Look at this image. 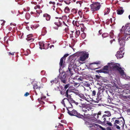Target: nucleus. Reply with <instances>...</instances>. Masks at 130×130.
I'll return each mask as SVG.
<instances>
[{"label":"nucleus","instance_id":"obj_1","mask_svg":"<svg viewBox=\"0 0 130 130\" xmlns=\"http://www.w3.org/2000/svg\"><path fill=\"white\" fill-rule=\"evenodd\" d=\"M121 33L123 35L120 34H119L118 38L120 45L121 46H123L125 44V40H127L130 37V26L125 25L123 26L120 30Z\"/></svg>","mask_w":130,"mask_h":130},{"label":"nucleus","instance_id":"obj_2","mask_svg":"<svg viewBox=\"0 0 130 130\" xmlns=\"http://www.w3.org/2000/svg\"><path fill=\"white\" fill-rule=\"evenodd\" d=\"M108 66L110 70H118L120 72L121 75L124 78H126L125 74H124V71L121 69V67H120L119 66L120 65L118 64H116L114 62H111L108 63Z\"/></svg>","mask_w":130,"mask_h":130},{"label":"nucleus","instance_id":"obj_3","mask_svg":"<svg viewBox=\"0 0 130 130\" xmlns=\"http://www.w3.org/2000/svg\"><path fill=\"white\" fill-rule=\"evenodd\" d=\"M69 104L71 106V107H69L67 108L68 113L69 115L71 116H76L78 118H83L85 116H86V115L85 113H84L83 115H80L75 110H72V104L70 102Z\"/></svg>","mask_w":130,"mask_h":130},{"label":"nucleus","instance_id":"obj_4","mask_svg":"<svg viewBox=\"0 0 130 130\" xmlns=\"http://www.w3.org/2000/svg\"><path fill=\"white\" fill-rule=\"evenodd\" d=\"M85 124L87 126L90 127H92V129H94V127L100 128L103 130H105V128H103L102 126H100L99 125L93 123L91 122H86Z\"/></svg>","mask_w":130,"mask_h":130},{"label":"nucleus","instance_id":"obj_5","mask_svg":"<svg viewBox=\"0 0 130 130\" xmlns=\"http://www.w3.org/2000/svg\"><path fill=\"white\" fill-rule=\"evenodd\" d=\"M90 6L92 11H95L99 10L101 7V5L99 3L96 2L91 5Z\"/></svg>","mask_w":130,"mask_h":130},{"label":"nucleus","instance_id":"obj_6","mask_svg":"<svg viewBox=\"0 0 130 130\" xmlns=\"http://www.w3.org/2000/svg\"><path fill=\"white\" fill-rule=\"evenodd\" d=\"M123 48H120V50L117 52V54L116 55L117 58H121L123 57L124 53V52H123Z\"/></svg>","mask_w":130,"mask_h":130},{"label":"nucleus","instance_id":"obj_7","mask_svg":"<svg viewBox=\"0 0 130 130\" xmlns=\"http://www.w3.org/2000/svg\"><path fill=\"white\" fill-rule=\"evenodd\" d=\"M122 119L123 121H119L117 120H116L115 122V124H119L121 126L122 128H123L124 125L125 124V122L124 119L123 118Z\"/></svg>","mask_w":130,"mask_h":130},{"label":"nucleus","instance_id":"obj_8","mask_svg":"<svg viewBox=\"0 0 130 130\" xmlns=\"http://www.w3.org/2000/svg\"><path fill=\"white\" fill-rule=\"evenodd\" d=\"M33 85V88L34 89H39L41 86L39 85V83L36 81H33L31 82Z\"/></svg>","mask_w":130,"mask_h":130},{"label":"nucleus","instance_id":"obj_9","mask_svg":"<svg viewBox=\"0 0 130 130\" xmlns=\"http://www.w3.org/2000/svg\"><path fill=\"white\" fill-rule=\"evenodd\" d=\"M110 70L109 67L108 65H106L103 68V70H98L96 71L98 72H108Z\"/></svg>","mask_w":130,"mask_h":130},{"label":"nucleus","instance_id":"obj_10","mask_svg":"<svg viewBox=\"0 0 130 130\" xmlns=\"http://www.w3.org/2000/svg\"><path fill=\"white\" fill-rule=\"evenodd\" d=\"M88 57V54L87 53H84L83 55L80 58L79 60L82 61H84L85 59Z\"/></svg>","mask_w":130,"mask_h":130},{"label":"nucleus","instance_id":"obj_11","mask_svg":"<svg viewBox=\"0 0 130 130\" xmlns=\"http://www.w3.org/2000/svg\"><path fill=\"white\" fill-rule=\"evenodd\" d=\"M67 74L68 76H71L73 74V73L72 71H71V69L69 68L68 70L67 71Z\"/></svg>","mask_w":130,"mask_h":130},{"label":"nucleus","instance_id":"obj_12","mask_svg":"<svg viewBox=\"0 0 130 130\" xmlns=\"http://www.w3.org/2000/svg\"><path fill=\"white\" fill-rule=\"evenodd\" d=\"M32 35V34H30L27 36V37L26 38V39L27 41H30V42H32L34 40V39L31 37Z\"/></svg>","mask_w":130,"mask_h":130},{"label":"nucleus","instance_id":"obj_13","mask_svg":"<svg viewBox=\"0 0 130 130\" xmlns=\"http://www.w3.org/2000/svg\"><path fill=\"white\" fill-rule=\"evenodd\" d=\"M69 100L67 99L66 98H64L63 100L61 102V103L63 105L64 107H65V102H68Z\"/></svg>","mask_w":130,"mask_h":130},{"label":"nucleus","instance_id":"obj_14","mask_svg":"<svg viewBox=\"0 0 130 130\" xmlns=\"http://www.w3.org/2000/svg\"><path fill=\"white\" fill-rule=\"evenodd\" d=\"M43 16L46 18V19L47 21H49L50 19V16L47 14H43Z\"/></svg>","mask_w":130,"mask_h":130},{"label":"nucleus","instance_id":"obj_15","mask_svg":"<svg viewBox=\"0 0 130 130\" xmlns=\"http://www.w3.org/2000/svg\"><path fill=\"white\" fill-rule=\"evenodd\" d=\"M105 113L107 114L104 115L103 116V117H105L106 116L110 117L111 115V114H110V113L109 111H106L105 112Z\"/></svg>","mask_w":130,"mask_h":130},{"label":"nucleus","instance_id":"obj_16","mask_svg":"<svg viewBox=\"0 0 130 130\" xmlns=\"http://www.w3.org/2000/svg\"><path fill=\"white\" fill-rule=\"evenodd\" d=\"M40 46V49H44V44L43 42H40L39 43Z\"/></svg>","mask_w":130,"mask_h":130},{"label":"nucleus","instance_id":"obj_17","mask_svg":"<svg viewBox=\"0 0 130 130\" xmlns=\"http://www.w3.org/2000/svg\"><path fill=\"white\" fill-rule=\"evenodd\" d=\"M124 12V10L123 9L118 10H117L118 14L121 15Z\"/></svg>","mask_w":130,"mask_h":130},{"label":"nucleus","instance_id":"obj_18","mask_svg":"<svg viewBox=\"0 0 130 130\" xmlns=\"http://www.w3.org/2000/svg\"><path fill=\"white\" fill-rule=\"evenodd\" d=\"M110 11L109 8H107L105 10L104 12V15L107 14L109 13Z\"/></svg>","mask_w":130,"mask_h":130},{"label":"nucleus","instance_id":"obj_19","mask_svg":"<svg viewBox=\"0 0 130 130\" xmlns=\"http://www.w3.org/2000/svg\"><path fill=\"white\" fill-rule=\"evenodd\" d=\"M58 82V80H56V78H55L54 80H51L50 82L51 84V85H52L54 84V83L55 84L57 83Z\"/></svg>","mask_w":130,"mask_h":130},{"label":"nucleus","instance_id":"obj_20","mask_svg":"<svg viewBox=\"0 0 130 130\" xmlns=\"http://www.w3.org/2000/svg\"><path fill=\"white\" fill-rule=\"evenodd\" d=\"M90 109L89 108V109H87L85 107H84L82 108V111L85 113H86Z\"/></svg>","mask_w":130,"mask_h":130},{"label":"nucleus","instance_id":"obj_21","mask_svg":"<svg viewBox=\"0 0 130 130\" xmlns=\"http://www.w3.org/2000/svg\"><path fill=\"white\" fill-rule=\"evenodd\" d=\"M55 24L58 27H59L61 25V23L60 20H59L58 22H55Z\"/></svg>","mask_w":130,"mask_h":130},{"label":"nucleus","instance_id":"obj_22","mask_svg":"<svg viewBox=\"0 0 130 130\" xmlns=\"http://www.w3.org/2000/svg\"><path fill=\"white\" fill-rule=\"evenodd\" d=\"M66 78L65 76H64V77H62L61 78V80L63 83H65L66 82Z\"/></svg>","mask_w":130,"mask_h":130},{"label":"nucleus","instance_id":"obj_23","mask_svg":"<svg viewBox=\"0 0 130 130\" xmlns=\"http://www.w3.org/2000/svg\"><path fill=\"white\" fill-rule=\"evenodd\" d=\"M109 36L111 38H113L114 35L113 34V31L111 30L109 34Z\"/></svg>","mask_w":130,"mask_h":130},{"label":"nucleus","instance_id":"obj_24","mask_svg":"<svg viewBox=\"0 0 130 130\" xmlns=\"http://www.w3.org/2000/svg\"><path fill=\"white\" fill-rule=\"evenodd\" d=\"M25 17L27 19H28L30 18V15L29 13H27L25 15Z\"/></svg>","mask_w":130,"mask_h":130},{"label":"nucleus","instance_id":"obj_25","mask_svg":"<svg viewBox=\"0 0 130 130\" xmlns=\"http://www.w3.org/2000/svg\"><path fill=\"white\" fill-rule=\"evenodd\" d=\"M36 11L37 13V15L35 16L36 17L38 16L39 15L40 13L42 12L41 10H36Z\"/></svg>","mask_w":130,"mask_h":130},{"label":"nucleus","instance_id":"obj_26","mask_svg":"<svg viewBox=\"0 0 130 130\" xmlns=\"http://www.w3.org/2000/svg\"><path fill=\"white\" fill-rule=\"evenodd\" d=\"M70 10L69 8L67 7H66L64 10V11L66 13H68L69 12Z\"/></svg>","mask_w":130,"mask_h":130},{"label":"nucleus","instance_id":"obj_27","mask_svg":"<svg viewBox=\"0 0 130 130\" xmlns=\"http://www.w3.org/2000/svg\"><path fill=\"white\" fill-rule=\"evenodd\" d=\"M63 57H62L60 59L59 63L60 65V66H62V64L63 63Z\"/></svg>","mask_w":130,"mask_h":130},{"label":"nucleus","instance_id":"obj_28","mask_svg":"<svg viewBox=\"0 0 130 130\" xmlns=\"http://www.w3.org/2000/svg\"><path fill=\"white\" fill-rule=\"evenodd\" d=\"M74 86L76 87H77L79 86L80 84L78 83H75L74 84Z\"/></svg>","mask_w":130,"mask_h":130},{"label":"nucleus","instance_id":"obj_29","mask_svg":"<svg viewBox=\"0 0 130 130\" xmlns=\"http://www.w3.org/2000/svg\"><path fill=\"white\" fill-rule=\"evenodd\" d=\"M108 36V34L107 33H104L102 35V36L103 38H105L107 37Z\"/></svg>","mask_w":130,"mask_h":130},{"label":"nucleus","instance_id":"obj_30","mask_svg":"<svg viewBox=\"0 0 130 130\" xmlns=\"http://www.w3.org/2000/svg\"><path fill=\"white\" fill-rule=\"evenodd\" d=\"M81 36L83 39H84L86 37L85 34L84 33H83L82 34H81Z\"/></svg>","mask_w":130,"mask_h":130},{"label":"nucleus","instance_id":"obj_31","mask_svg":"<svg viewBox=\"0 0 130 130\" xmlns=\"http://www.w3.org/2000/svg\"><path fill=\"white\" fill-rule=\"evenodd\" d=\"M75 34L77 35V37L80 34V31L79 30L76 31L75 32Z\"/></svg>","mask_w":130,"mask_h":130},{"label":"nucleus","instance_id":"obj_32","mask_svg":"<svg viewBox=\"0 0 130 130\" xmlns=\"http://www.w3.org/2000/svg\"><path fill=\"white\" fill-rule=\"evenodd\" d=\"M83 77H80L79 78H78L77 79L78 80H80L81 81H82L83 80Z\"/></svg>","mask_w":130,"mask_h":130},{"label":"nucleus","instance_id":"obj_33","mask_svg":"<svg viewBox=\"0 0 130 130\" xmlns=\"http://www.w3.org/2000/svg\"><path fill=\"white\" fill-rule=\"evenodd\" d=\"M34 8L35 9H37V8L39 9L40 8V6L39 5H37Z\"/></svg>","mask_w":130,"mask_h":130},{"label":"nucleus","instance_id":"obj_34","mask_svg":"<svg viewBox=\"0 0 130 130\" xmlns=\"http://www.w3.org/2000/svg\"><path fill=\"white\" fill-rule=\"evenodd\" d=\"M72 11L74 13H76L77 12V10L76 9H73L72 10Z\"/></svg>","mask_w":130,"mask_h":130},{"label":"nucleus","instance_id":"obj_35","mask_svg":"<svg viewBox=\"0 0 130 130\" xmlns=\"http://www.w3.org/2000/svg\"><path fill=\"white\" fill-rule=\"evenodd\" d=\"M96 93V91L95 90H93L92 92V95L94 96L95 95Z\"/></svg>","mask_w":130,"mask_h":130},{"label":"nucleus","instance_id":"obj_36","mask_svg":"<svg viewBox=\"0 0 130 130\" xmlns=\"http://www.w3.org/2000/svg\"><path fill=\"white\" fill-rule=\"evenodd\" d=\"M106 124L109 126H112V124L110 122H109L107 121Z\"/></svg>","mask_w":130,"mask_h":130},{"label":"nucleus","instance_id":"obj_37","mask_svg":"<svg viewBox=\"0 0 130 130\" xmlns=\"http://www.w3.org/2000/svg\"><path fill=\"white\" fill-rule=\"evenodd\" d=\"M115 125L116 126V128L117 129H120V127H119L118 125H117V124H115Z\"/></svg>","mask_w":130,"mask_h":130},{"label":"nucleus","instance_id":"obj_38","mask_svg":"<svg viewBox=\"0 0 130 130\" xmlns=\"http://www.w3.org/2000/svg\"><path fill=\"white\" fill-rule=\"evenodd\" d=\"M69 86V84L66 85H65L64 88L65 89H67L68 88Z\"/></svg>","mask_w":130,"mask_h":130},{"label":"nucleus","instance_id":"obj_39","mask_svg":"<svg viewBox=\"0 0 130 130\" xmlns=\"http://www.w3.org/2000/svg\"><path fill=\"white\" fill-rule=\"evenodd\" d=\"M29 95V93L28 92H26V93L24 94V96H27L28 95Z\"/></svg>","mask_w":130,"mask_h":130},{"label":"nucleus","instance_id":"obj_40","mask_svg":"<svg viewBox=\"0 0 130 130\" xmlns=\"http://www.w3.org/2000/svg\"><path fill=\"white\" fill-rule=\"evenodd\" d=\"M68 90H67L66 91V94H65L66 96L67 97H68Z\"/></svg>","mask_w":130,"mask_h":130},{"label":"nucleus","instance_id":"obj_41","mask_svg":"<svg viewBox=\"0 0 130 130\" xmlns=\"http://www.w3.org/2000/svg\"><path fill=\"white\" fill-rule=\"evenodd\" d=\"M49 3L50 4H52L53 5H54L55 4V3L54 2H52L51 1H50L49 2Z\"/></svg>","mask_w":130,"mask_h":130},{"label":"nucleus","instance_id":"obj_42","mask_svg":"<svg viewBox=\"0 0 130 130\" xmlns=\"http://www.w3.org/2000/svg\"><path fill=\"white\" fill-rule=\"evenodd\" d=\"M15 53V52H13L12 53H11L10 52H9V55H14Z\"/></svg>","mask_w":130,"mask_h":130},{"label":"nucleus","instance_id":"obj_43","mask_svg":"<svg viewBox=\"0 0 130 130\" xmlns=\"http://www.w3.org/2000/svg\"><path fill=\"white\" fill-rule=\"evenodd\" d=\"M69 54H65L63 56V58H64V57H67V56H68Z\"/></svg>","mask_w":130,"mask_h":130},{"label":"nucleus","instance_id":"obj_44","mask_svg":"<svg viewBox=\"0 0 130 130\" xmlns=\"http://www.w3.org/2000/svg\"><path fill=\"white\" fill-rule=\"evenodd\" d=\"M46 98V97L45 96H42L41 97V99H44Z\"/></svg>","mask_w":130,"mask_h":130},{"label":"nucleus","instance_id":"obj_45","mask_svg":"<svg viewBox=\"0 0 130 130\" xmlns=\"http://www.w3.org/2000/svg\"><path fill=\"white\" fill-rule=\"evenodd\" d=\"M81 11H82L81 10H79L78 13L79 14H81Z\"/></svg>","mask_w":130,"mask_h":130},{"label":"nucleus","instance_id":"obj_46","mask_svg":"<svg viewBox=\"0 0 130 130\" xmlns=\"http://www.w3.org/2000/svg\"><path fill=\"white\" fill-rule=\"evenodd\" d=\"M54 47V45H52L50 46V48H51L52 47Z\"/></svg>","mask_w":130,"mask_h":130},{"label":"nucleus","instance_id":"obj_47","mask_svg":"<svg viewBox=\"0 0 130 130\" xmlns=\"http://www.w3.org/2000/svg\"><path fill=\"white\" fill-rule=\"evenodd\" d=\"M68 27H67V28H66L65 29V30H66V31H67L68 30Z\"/></svg>","mask_w":130,"mask_h":130},{"label":"nucleus","instance_id":"obj_48","mask_svg":"<svg viewBox=\"0 0 130 130\" xmlns=\"http://www.w3.org/2000/svg\"><path fill=\"white\" fill-rule=\"evenodd\" d=\"M103 120H104V121H106V118H104V117H103Z\"/></svg>","mask_w":130,"mask_h":130},{"label":"nucleus","instance_id":"obj_49","mask_svg":"<svg viewBox=\"0 0 130 130\" xmlns=\"http://www.w3.org/2000/svg\"><path fill=\"white\" fill-rule=\"evenodd\" d=\"M54 106V109H55L56 108V106L54 105H53Z\"/></svg>","mask_w":130,"mask_h":130},{"label":"nucleus","instance_id":"obj_50","mask_svg":"<svg viewBox=\"0 0 130 130\" xmlns=\"http://www.w3.org/2000/svg\"><path fill=\"white\" fill-rule=\"evenodd\" d=\"M60 93L62 95H63V94H62V92L61 91V92H60Z\"/></svg>","mask_w":130,"mask_h":130},{"label":"nucleus","instance_id":"obj_51","mask_svg":"<svg viewBox=\"0 0 130 130\" xmlns=\"http://www.w3.org/2000/svg\"><path fill=\"white\" fill-rule=\"evenodd\" d=\"M101 115V113H98V115Z\"/></svg>","mask_w":130,"mask_h":130},{"label":"nucleus","instance_id":"obj_52","mask_svg":"<svg viewBox=\"0 0 130 130\" xmlns=\"http://www.w3.org/2000/svg\"><path fill=\"white\" fill-rule=\"evenodd\" d=\"M128 18H129V19L130 20V15H129L128 16Z\"/></svg>","mask_w":130,"mask_h":130},{"label":"nucleus","instance_id":"obj_53","mask_svg":"<svg viewBox=\"0 0 130 130\" xmlns=\"http://www.w3.org/2000/svg\"><path fill=\"white\" fill-rule=\"evenodd\" d=\"M70 130H73L72 128H70Z\"/></svg>","mask_w":130,"mask_h":130},{"label":"nucleus","instance_id":"obj_54","mask_svg":"<svg viewBox=\"0 0 130 130\" xmlns=\"http://www.w3.org/2000/svg\"><path fill=\"white\" fill-rule=\"evenodd\" d=\"M74 21H73V24L74 25H75L74 24Z\"/></svg>","mask_w":130,"mask_h":130},{"label":"nucleus","instance_id":"obj_55","mask_svg":"<svg viewBox=\"0 0 130 130\" xmlns=\"http://www.w3.org/2000/svg\"><path fill=\"white\" fill-rule=\"evenodd\" d=\"M25 55H28V53H26V54H25Z\"/></svg>","mask_w":130,"mask_h":130},{"label":"nucleus","instance_id":"obj_56","mask_svg":"<svg viewBox=\"0 0 130 130\" xmlns=\"http://www.w3.org/2000/svg\"><path fill=\"white\" fill-rule=\"evenodd\" d=\"M99 117V116H97V118H98Z\"/></svg>","mask_w":130,"mask_h":130},{"label":"nucleus","instance_id":"obj_57","mask_svg":"<svg viewBox=\"0 0 130 130\" xmlns=\"http://www.w3.org/2000/svg\"><path fill=\"white\" fill-rule=\"evenodd\" d=\"M74 79H77V78H75V77L74 78Z\"/></svg>","mask_w":130,"mask_h":130},{"label":"nucleus","instance_id":"obj_58","mask_svg":"<svg viewBox=\"0 0 130 130\" xmlns=\"http://www.w3.org/2000/svg\"><path fill=\"white\" fill-rule=\"evenodd\" d=\"M98 69V68H95V70L97 69Z\"/></svg>","mask_w":130,"mask_h":130},{"label":"nucleus","instance_id":"obj_59","mask_svg":"<svg viewBox=\"0 0 130 130\" xmlns=\"http://www.w3.org/2000/svg\"><path fill=\"white\" fill-rule=\"evenodd\" d=\"M59 4H59L57 3V5H59Z\"/></svg>","mask_w":130,"mask_h":130},{"label":"nucleus","instance_id":"obj_60","mask_svg":"<svg viewBox=\"0 0 130 130\" xmlns=\"http://www.w3.org/2000/svg\"><path fill=\"white\" fill-rule=\"evenodd\" d=\"M32 13H33V12H31V14H32Z\"/></svg>","mask_w":130,"mask_h":130},{"label":"nucleus","instance_id":"obj_61","mask_svg":"<svg viewBox=\"0 0 130 130\" xmlns=\"http://www.w3.org/2000/svg\"><path fill=\"white\" fill-rule=\"evenodd\" d=\"M59 124L60 125H62L61 124Z\"/></svg>","mask_w":130,"mask_h":130},{"label":"nucleus","instance_id":"obj_62","mask_svg":"<svg viewBox=\"0 0 130 130\" xmlns=\"http://www.w3.org/2000/svg\"><path fill=\"white\" fill-rule=\"evenodd\" d=\"M100 31H101V30H100V31H99V33H100Z\"/></svg>","mask_w":130,"mask_h":130},{"label":"nucleus","instance_id":"obj_63","mask_svg":"<svg viewBox=\"0 0 130 130\" xmlns=\"http://www.w3.org/2000/svg\"><path fill=\"white\" fill-rule=\"evenodd\" d=\"M3 22H4V23H5V21H3Z\"/></svg>","mask_w":130,"mask_h":130},{"label":"nucleus","instance_id":"obj_64","mask_svg":"<svg viewBox=\"0 0 130 130\" xmlns=\"http://www.w3.org/2000/svg\"><path fill=\"white\" fill-rule=\"evenodd\" d=\"M58 127H59V125H58Z\"/></svg>","mask_w":130,"mask_h":130}]
</instances>
